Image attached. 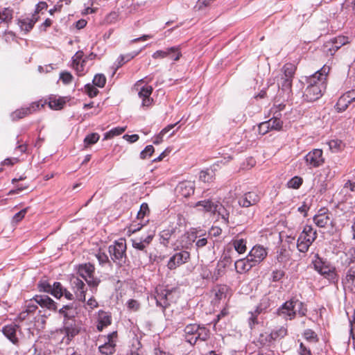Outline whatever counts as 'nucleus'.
Segmentation results:
<instances>
[{
    "label": "nucleus",
    "mask_w": 355,
    "mask_h": 355,
    "mask_svg": "<svg viewBox=\"0 0 355 355\" xmlns=\"http://www.w3.org/2000/svg\"><path fill=\"white\" fill-rule=\"evenodd\" d=\"M132 247L135 249L146 252V249L147 245H146V244H144V243H143L141 239H133Z\"/></svg>",
    "instance_id": "obj_58"
},
{
    "label": "nucleus",
    "mask_w": 355,
    "mask_h": 355,
    "mask_svg": "<svg viewBox=\"0 0 355 355\" xmlns=\"http://www.w3.org/2000/svg\"><path fill=\"white\" fill-rule=\"evenodd\" d=\"M351 103L348 96L345 93L338 98L335 108L338 112H342L345 111Z\"/></svg>",
    "instance_id": "obj_38"
},
{
    "label": "nucleus",
    "mask_w": 355,
    "mask_h": 355,
    "mask_svg": "<svg viewBox=\"0 0 355 355\" xmlns=\"http://www.w3.org/2000/svg\"><path fill=\"white\" fill-rule=\"evenodd\" d=\"M218 201L211 198H205L198 201L194 207L198 208L200 211L214 213V211L217 208Z\"/></svg>",
    "instance_id": "obj_24"
},
{
    "label": "nucleus",
    "mask_w": 355,
    "mask_h": 355,
    "mask_svg": "<svg viewBox=\"0 0 355 355\" xmlns=\"http://www.w3.org/2000/svg\"><path fill=\"white\" fill-rule=\"evenodd\" d=\"M255 164L256 161L254 157H247L245 161L242 163L241 168L243 170H248L252 168Z\"/></svg>",
    "instance_id": "obj_56"
},
{
    "label": "nucleus",
    "mask_w": 355,
    "mask_h": 355,
    "mask_svg": "<svg viewBox=\"0 0 355 355\" xmlns=\"http://www.w3.org/2000/svg\"><path fill=\"white\" fill-rule=\"evenodd\" d=\"M153 88L150 85H145L140 88L139 96L142 99V106L149 107L153 103V99L150 97Z\"/></svg>",
    "instance_id": "obj_27"
},
{
    "label": "nucleus",
    "mask_w": 355,
    "mask_h": 355,
    "mask_svg": "<svg viewBox=\"0 0 355 355\" xmlns=\"http://www.w3.org/2000/svg\"><path fill=\"white\" fill-rule=\"evenodd\" d=\"M267 254L268 252L263 247L255 245L251 249L247 257L249 258L250 262L256 266L265 259Z\"/></svg>",
    "instance_id": "obj_14"
},
{
    "label": "nucleus",
    "mask_w": 355,
    "mask_h": 355,
    "mask_svg": "<svg viewBox=\"0 0 355 355\" xmlns=\"http://www.w3.org/2000/svg\"><path fill=\"white\" fill-rule=\"evenodd\" d=\"M230 209L231 207L230 206L223 205L218 200L217 202V208L214 211L213 214H217L219 216H220L223 222L225 225H228Z\"/></svg>",
    "instance_id": "obj_32"
},
{
    "label": "nucleus",
    "mask_w": 355,
    "mask_h": 355,
    "mask_svg": "<svg viewBox=\"0 0 355 355\" xmlns=\"http://www.w3.org/2000/svg\"><path fill=\"white\" fill-rule=\"evenodd\" d=\"M325 89L326 88H324V86L320 83H319L318 86L307 85L304 92L303 97L304 100L308 102L315 101L319 99L323 95Z\"/></svg>",
    "instance_id": "obj_11"
},
{
    "label": "nucleus",
    "mask_w": 355,
    "mask_h": 355,
    "mask_svg": "<svg viewBox=\"0 0 355 355\" xmlns=\"http://www.w3.org/2000/svg\"><path fill=\"white\" fill-rule=\"evenodd\" d=\"M37 289L40 292L49 293L55 297L61 291V283L54 282L53 284H51L48 279L42 278L37 283Z\"/></svg>",
    "instance_id": "obj_10"
},
{
    "label": "nucleus",
    "mask_w": 355,
    "mask_h": 355,
    "mask_svg": "<svg viewBox=\"0 0 355 355\" xmlns=\"http://www.w3.org/2000/svg\"><path fill=\"white\" fill-rule=\"evenodd\" d=\"M234 266L236 272L242 274L249 271L254 266L252 263L250 262L249 258L246 257L244 259H241L236 261L234 263Z\"/></svg>",
    "instance_id": "obj_33"
},
{
    "label": "nucleus",
    "mask_w": 355,
    "mask_h": 355,
    "mask_svg": "<svg viewBox=\"0 0 355 355\" xmlns=\"http://www.w3.org/2000/svg\"><path fill=\"white\" fill-rule=\"evenodd\" d=\"M125 127H116L107 132L104 135V139H110L115 136L121 135L125 131Z\"/></svg>",
    "instance_id": "obj_43"
},
{
    "label": "nucleus",
    "mask_w": 355,
    "mask_h": 355,
    "mask_svg": "<svg viewBox=\"0 0 355 355\" xmlns=\"http://www.w3.org/2000/svg\"><path fill=\"white\" fill-rule=\"evenodd\" d=\"M349 43L347 37L339 35L326 42V46L329 47L330 45H334L332 50L330 49L331 53H335L341 46Z\"/></svg>",
    "instance_id": "obj_31"
},
{
    "label": "nucleus",
    "mask_w": 355,
    "mask_h": 355,
    "mask_svg": "<svg viewBox=\"0 0 355 355\" xmlns=\"http://www.w3.org/2000/svg\"><path fill=\"white\" fill-rule=\"evenodd\" d=\"M155 293L156 305L162 308V311H164L170 306L168 297L171 295V291L160 288L156 289Z\"/></svg>",
    "instance_id": "obj_16"
},
{
    "label": "nucleus",
    "mask_w": 355,
    "mask_h": 355,
    "mask_svg": "<svg viewBox=\"0 0 355 355\" xmlns=\"http://www.w3.org/2000/svg\"><path fill=\"white\" fill-rule=\"evenodd\" d=\"M261 200V193L251 191L245 193L239 199V205L243 207H249L256 205Z\"/></svg>",
    "instance_id": "obj_15"
},
{
    "label": "nucleus",
    "mask_w": 355,
    "mask_h": 355,
    "mask_svg": "<svg viewBox=\"0 0 355 355\" xmlns=\"http://www.w3.org/2000/svg\"><path fill=\"white\" fill-rule=\"evenodd\" d=\"M60 290L61 291H60V293L58 295H56V296H55V298L60 299L61 297L64 296L68 300H73V295L69 291H67L65 288H64L62 284Z\"/></svg>",
    "instance_id": "obj_57"
},
{
    "label": "nucleus",
    "mask_w": 355,
    "mask_h": 355,
    "mask_svg": "<svg viewBox=\"0 0 355 355\" xmlns=\"http://www.w3.org/2000/svg\"><path fill=\"white\" fill-rule=\"evenodd\" d=\"M58 315L63 318V321L76 318L77 315V306L74 303L64 305L62 308L57 310Z\"/></svg>",
    "instance_id": "obj_21"
},
{
    "label": "nucleus",
    "mask_w": 355,
    "mask_h": 355,
    "mask_svg": "<svg viewBox=\"0 0 355 355\" xmlns=\"http://www.w3.org/2000/svg\"><path fill=\"white\" fill-rule=\"evenodd\" d=\"M329 146L332 153H336L344 148V144L339 139H332L329 142Z\"/></svg>",
    "instance_id": "obj_45"
},
{
    "label": "nucleus",
    "mask_w": 355,
    "mask_h": 355,
    "mask_svg": "<svg viewBox=\"0 0 355 355\" xmlns=\"http://www.w3.org/2000/svg\"><path fill=\"white\" fill-rule=\"evenodd\" d=\"M189 259L190 254L187 251L182 250L181 252H176L170 257L167 263V268L171 270H175L181 265L187 263Z\"/></svg>",
    "instance_id": "obj_12"
},
{
    "label": "nucleus",
    "mask_w": 355,
    "mask_h": 355,
    "mask_svg": "<svg viewBox=\"0 0 355 355\" xmlns=\"http://www.w3.org/2000/svg\"><path fill=\"white\" fill-rule=\"evenodd\" d=\"M116 331H113L109 334L106 338L105 343L99 346L98 349L101 353L105 355H110L114 353L116 344L114 340V338H116Z\"/></svg>",
    "instance_id": "obj_19"
},
{
    "label": "nucleus",
    "mask_w": 355,
    "mask_h": 355,
    "mask_svg": "<svg viewBox=\"0 0 355 355\" xmlns=\"http://www.w3.org/2000/svg\"><path fill=\"white\" fill-rule=\"evenodd\" d=\"M274 304L273 300L269 295H264L260 300L259 305L256 308L257 313H261L266 311L268 308Z\"/></svg>",
    "instance_id": "obj_37"
},
{
    "label": "nucleus",
    "mask_w": 355,
    "mask_h": 355,
    "mask_svg": "<svg viewBox=\"0 0 355 355\" xmlns=\"http://www.w3.org/2000/svg\"><path fill=\"white\" fill-rule=\"evenodd\" d=\"M111 314L109 312H106L103 310L98 311L97 329L99 331H101L105 327L111 324Z\"/></svg>",
    "instance_id": "obj_29"
},
{
    "label": "nucleus",
    "mask_w": 355,
    "mask_h": 355,
    "mask_svg": "<svg viewBox=\"0 0 355 355\" xmlns=\"http://www.w3.org/2000/svg\"><path fill=\"white\" fill-rule=\"evenodd\" d=\"M295 300L297 301L296 306H297V310H296L297 314H298L301 317L305 316L307 313V309L305 304L303 302L300 301L296 297Z\"/></svg>",
    "instance_id": "obj_55"
},
{
    "label": "nucleus",
    "mask_w": 355,
    "mask_h": 355,
    "mask_svg": "<svg viewBox=\"0 0 355 355\" xmlns=\"http://www.w3.org/2000/svg\"><path fill=\"white\" fill-rule=\"evenodd\" d=\"M277 85L279 89L283 93V98L288 100L291 97L293 93V80L281 76L279 79L277 80Z\"/></svg>",
    "instance_id": "obj_26"
},
{
    "label": "nucleus",
    "mask_w": 355,
    "mask_h": 355,
    "mask_svg": "<svg viewBox=\"0 0 355 355\" xmlns=\"http://www.w3.org/2000/svg\"><path fill=\"white\" fill-rule=\"evenodd\" d=\"M271 129L279 130L282 128L283 122L277 116H274L271 118L270 120L267 121Z\"/></svg>",
    "instance_id": "obj_48"
},
{
    "label": "nucleus",
    "mask_w": 355,
    "mask_h": 355,
    "mask_svg": "<svg viewBox=\"0 0 355 355\" xmlns=\"http://www.w3.org/2000/svg\"><path fill=\"white\" fill-rule=\"evenodd\" d=\"M287 328L282 326L273 329L270 332V338H273L274 340H276L277 339H281L284 338L287 335Z\"/></svg>",
    "instance_id": "obj_40"
},
{
    "label": "nucleus",
    "mask_w": 355,
    "mask_h": 355,
    "mask_svg": "<svg viewBox=\"0 0 355 355\" xmlns=\"http://www.w3.org/2000/svg\"><path fill=\"white\" fill-rule=\"evenodd\" d=\"M182 56V48L180 46H174L164 50H157L152 55L153 58L155 60L168 58L173 62L179 61Z\"/></svg>",
    "instance_id": "obj_7"
},
{
    "label": "nucleus",
    "mask_w": 355,
    "mask_h": 355,
    "mask_svg": "<svg viewBox=\"0 0 355 355\" xmlns=\"http://www.w3.org/2000/svg\"><path fill=\"white\" fill-rule=\"evenodd\" d=\"M271 129L267 121L263 122L259 124L258 127L259 133L261 135L266 134L269 130Z\"/></svg>",
    "instance_id": "obj_64"
},
{
    "label": "nucleus",
    "mask_w": 355,
    "mask_h": 355,
    "mask_svg": "<svg viewBox=\"0 0 355 355\" xmlns=\"http://www.w3.org/2000/svg\"><path fill=\"white\" fill-rule=\"evenodd\" d=\"M63 329L65 331V336L63 337L61 343L68 344L71 339L79 333V327L76 324L75 318L63 321Z\"/></svg>",
    "instance_id": "obj_13"
},
{
    "label": "nucleus",
    "mask_w": 355,
    "mask_h": 355,
    "mask_svg": "<svg viewBox=\"0 0 355 355\" xmlns=\"http://www.w3.org/2000/svg\"><path fill=\"white\" fill-rule=\"evenodd\" d=\"M37 20L38 17H36V14H33L31 17L19 19L18 20V25L21 31H24L25 33H28L33 28Z\"/></svg>",
    "instance_id": "obj_30"
},
{
    "label": "nucleus",
    "mask_w": 355,
    "mask_h": 355,
    "mask_svg": "<svg viewBox=\"0 0 355 355\" xmlns=\"http://www.w3.org/2000/svg\"><path fill=\"white\" fill-rule=\"evenodd\" d=\"M329 71V67L326 65L323 66L320 70L307 78L308 85L318 86L319 83H320L324 86V88H326L327 78Z\"/></svg>",
    "instance_id": "obj_9"
},
{
    "label": "nucleus",
    "mask_w": 355,
    "mask_h": 355,
    "mask_svg": "<svg viewBox=\"0 0 355 355\" xmlns=\"http://www.w3.org/2000/svg\"><path fill=\"white\" fill-rule=\"evenodd\" d=\"M303 336L304 338L309 342H318V338L314 331L310 329H307L304 331Z\"/></svg>",
    "instance_id": "obj_52"
},
{
    "label": "nucleus",
    "mask_w": 355,
    "mask_h": 355,
    "mask_svg": "<svg viewBox=\"0 0 355 355\" xmlns=\"http://www.w3.org/2000/svg\"><path fill=\"white\" fill-rule=\"evenodd\" d=\"M13 10L10 8H6L0 12V24L2 22H10L12 19Z\"/></svg>",
    "instance_id": "obj_42"
},
{
    "label": "nucleus",
    "mask_w": 355,
    "mask_h": 355,
    "mask_svg": "<svg viewBox=\"0 0 355 355\" xmlns=\"http://www.w3.org/2000/svg\"><path fill=\"white\" fill-rule=\"evenodd\" d=\"M285 275V272L282 270H275L272 272V282H279L281 280Z\"/></svg>",
    "instance_id": "obj_62"
},
{
    "label": "nucleus",
    "mask_w": 355,
    "mask_h": 355,
    "mask_svg": "<svg viewBox=\"0 0 355 355\" xmlns=\"http://www.w3.org/2000/svg\"><path fill=\"white\" fill-rule=\"evenodd\" d=\"M96 257L99 262L101 266H105V264H108L109 266H112V261L109 259L107 254L102 252L101 250L96 254Z\"/></svg>",
    "instance_id": "obj_46"
},
{
    "label": "nucleus",
    "mask_w": 355,
    "mask_h": 355,
    "mask_svg": "<svg viewBox=\"0 0 355 355\" xmlns=\"http://www.w3.org/2000/svg\"><path fill=\"white\" fill-rule=\"evenodd\" d=\"M37 304L35 302L34 297L26 302V310L29 313H34L37 309Z\"/></svg>",
    "instance_id": "obj_60"
},
{
    "label": "nucleus",
    "mask_w": 355,
    "mask_h": 355,
    "mask_svg": "<svg viewBox=\"0 0 355 355\" xmlns=\"http://www.w3.org/2000/svg\"><path fill=\"white\" fill-rule=\"evenodd\" d=\"M329 214L330 213L327 209H320L313 216L314 223L319 227H325L329 223H331Z\"/></svg>",
    "instance_id": "obj_23"
},
{
    "label": "nucleus",
    "mask_w": 355,
    "mask_h": 355,
    "mask_svg": "<svg viewBox=\"0 0 355 355\" xmlns=\"http://www.w3.org/2000/svg\"><path fill=\"white\" fill-rule=\"evenodd\" d=\"M94 271L95 267L90 263L80 264L78 268V274L85 280L92 289L96 290L101 280L94 277Z\"/></svg>",
    "instance_id": "obj_5"
},
{
    "label": "nucleus",
    "mask_w": 355,
    "mask_h": 355,
    "mask_svg": "<svg viewBox=\"0 0 355 355\" xmlns=\"http://www.w3.org/2000/svg\"><path fill=\"white\" fill-rule=\"evenodd\" d=\"M273 341L275 340H273V338H270V333L261 334L257 340L258 343L261 347L268 346Z\"/></svg>",
    "instance_id": "obj_44"
},
{
    "label": "nucleus",
    "mask_w": 355,
    "mask_h": 355,
    "mask_svg": "<svg viewBox=\"0 0 355 355\" xmlns=\"http://www.w3.org/2000/svg\"><path fill=\"white\" fill-rule=\"evenodd\" d=\"M36 304L42 308L46 309L51 311H57V303L46 295H36L34 296Z\"/></svg>",
    "instance_id": "obj_18"
},
{
    "label": "nucleus",
    "mask_w": 355,
    "mask_h": 355,
    "mask_svg": "<svg viewBox=\"0 0 355 355\" xmlns=\"http://www.w3.org/2000/svg\"><path fill=\"white\" fill-rule=\"evenodd\" d=\"M150 209L147 203L144 202L141 205L139 211L137 212V218L139 220H143L144 218L148 215Z\"/></svg>",
    "instance_id": "obj_51"
},
{
    "label": "nucleus",
    "mask_w": 355,
    "mask_h": 355,
    "mask_svg": "<svg viewBox=\"0 0 355 355\" xmlns=\"http://www.w3.org/2000/svg\"><path fill=\"white\" fill-rule=\"evenodd\" d=\"M67 101V97H58L56 96L51 95L44 102H46L45 105L47 103L51 109L60 110L64 107Z\"/></svg>",
    "instance_id": "obj_28"
},
{
    "label": "nucleus",
    "mask_w": 355,
    "mask_h": 355,
    "mask_svg": "<svg viewBox=\"0 0 355 355\" xmlns=\"http://www.w3.org/2000/svg\"><path fill=\"white\" fill-rule=\"evenodd\" d=\"M303 183V179L299 176L292 178L287 183L288 188L299 189Z\"/></svg>",
    "instance_id": "obj_49"
},
{
    "label": "nucleus",
    "mask_w": 355,
    "mask_h": 355,
    "mask_svg": "<svg viewBox=\"0 0 355 355\" xmlns=\"http://www.w3.org/2000/svg\"><path fill=\"white\" fill-rule=\"evenodd\" d=\"M185 341L194 345L198 341H206L209 337V330L196 323L186 325L184 329Z\"/></svg>",
    "instance_id": "obj_1"
},
{
    "label": "nucleus",
    "mask_w": 355,
    "mask_h": 355,
    "mask_svg": "<svg viewBox=\"0 0 355 355\" xmlns=\"http://www.w3.org/2000/svg\"><path fill=\"white\" fill-rule=\"evenodd\" d=\"M27 212V208L23 209L17 214L14 215L12 217V222L19 223L21 221L25 216V214Z\"/></svg>",
    "instance_id": "obj_63"
},
{
    "label": "nucleus",
    "mask_w": 355,
    "mask_h": 355,
    "mask_svg": "<svg viewBox=\"0 0 355 355\" xmlns=\"http://www.w3.org/2000/svg\"><path fill=\"white\" fill-rule=\"evenodd\" d=\"M250 317L248 319V324L250 329H253L256 324H258L257 316L260 313H256V309L254 312H250Z\"/></svg>",
    "instance_id": "obj_59"
},
{
    "label": "nucleus",
    "mask_w": 355,
    "mask_h": 355,
    "mask_svg": "<svg viewBox=\"0 0 355 355\" xmlns=\"http://www.w3.org/2000/svg\"><path fill=\"white\" fill-rule=\"evenodd\" d=\"M19 329V326L12 322L5 325L2 328V333L13 344H17L19 340L17 336V332Z\"/></svg>",
    "instance_id": "obj_25"
},
{
    "label": "nucleus",
    "mask_w": 355,
    "mask_h": 355,
    "mask_svg": "<svg viewBox=\"0 0 355 355\" xmlns=\"http://www.w3.org/2000/svg\"><path fill=\"white\" fill-rule=\"evenodd\" d=\"M317 236V231L311 225H306L297 241V248L299 252H306Z\"/></svg>",
    "instance_id": "obj_3"
},
{
    "label": "nucleus",
    "mask_w": 355,
    "mask_h": 355,
    "mask_svg": "<svg viewBox=\"0 0 355 355\" xmlns=\"http://www.w3.org/2000/svg\"><path fill=\"white\" fill-rule=\"evenodd\" d=\"M304 159L310 168L318 167L324 163L322 157H304Z\"/></svg>",
    "instance_id": "obj_39"
},
{
    "label": "nucleus",
    "mask_w": 355,
    "mask_h": 355,
    "mask_svg": "<svg viewBox=\"0 0 355 355\" xmlns=\"http://www.w3.org/2000/svg\"><path fill=\"white\" fill-rule=\"evenodd\" d=\"M106 83V78L103 74H96L93 79V84L98 87H103Z\"/></svg>",
    "instance_id": "obj_53"
},
{
    "label": "nucleus",
    "mask_w": 355,
    "mask_h": 355,
    "mask_svg": "<svg viewBox=\"0 0 355 355\" xmlns=\"http://www.w3.org/2000/svg\"><path fill=\"white\" fill-rule=\"evenodd\" d=\"M71 283L77 299L80 302H85L87 288L84 282L78 277H73Z\"/></svg>",
    "instance_id": "obj_20"
},
{
    "label": "nucleus",
    "mask_w": 355,
    "mask_h": 355,
    "mask_svg": "<svg viewBox=\"0 0 355 355\" xmlns=\"http://www.w3.org/2000/svg\"><path fill=\"white\" fill-rule=\"evenodd\" d=\"M126 250L127 245L125 239H120L115 241L113 244L108 247V252L110 254L111 261L120 267L123 266L126 263L128 259Z\"/></svg>",
    "instance_id": "obj_2"
},
{
    "label": "nucleus",
    "mask_w": 355,
    "mask_h": 355,
    "mask_svg": "<svg viewBox=\"0 0 355 355\" xmlns=\"http://www.w3.org/2000/svg\"><path fill=\"white\" fill-rule=\"evenodd\" d=\"M232 243L235 250L239 254L244 253L247 250L246 241L243 239H235Z\"/></svg>",
    "instance_id": "obj_41"
},
{
    "label": "nucleus",
    "mask_w": 355,
    "mask_h": 355,
    "mask_svg": "<svg viewBox=\"0 0 355 355\" xmlns=\"http://www.w3.org/2000/svg\"><path fill=\"white\" fill-rule=\"evenodd\" d=\"M100 136L98 133L94 132L86 136L84 139L85 146H89L96 144L99 140Z\"/></svg>",
    "instance_id": "obj_50"
},
{
    "label": "nucleus",
    "mask_w": 355,
    "mask_h": 355,
    "mask_svg": "<svg viewBox=\"0 0 355 355\" xmlns=\"http://www.w3.org/2000/svg\"><path fill=\"white\" fill-rule=\"evenodd\" d=\"M60 79L64 84H69L73 80V76L68 71H64L60 73Z\"/></svg>",
    "instance_id": "obj_61"
},
{
    "label": "nucleus",
    "mask_w": 355,
    "mask_h": 355,
    "mask_svg": "<svg viewBox=\"0 0 355 355\" xmlns=\"http://www.w3.org/2000/svg\"><path fill=\"white\" fill-rule=\"evenodd\" d=\"M177 228L171 227L162 230L159 233V243L164 247L173 245V241L176 239Z\"/></svg>",
    "instance_id": "obj_17"
},
{
    "label": "nucleus",
    "mask_w": 355,
    "mask_h": 355,
    "mask_svg": "<svg viewBox=\"0 0 355 355\" xmlns=\"http://www.w3.org/2000/svg\"><path fill=\"white\" fill-rule=\"evenodd\" d=\"M141 52V50L140 51H134V52H132V53H127L125 55H121L119 56V64L120 66H122L123 64H124L125 63L128 62V61L131 60L132 59H133L135 56H137L139 53Z\"/></svg>",
    "instance_id": "obj_47"
},
{
    "label": "nucleus",
    "mask_w": 355,
    "mask_h": 355,
    "mask_svg": "<svg viewBox=\"0 0 355 355\" xmlns=\"http://www.w3.org/2000/svg\"><path fill=\"white\" fill-rule=\"evenodd\" d=\"M312 264L315 270L325 278L332 282H334L336 279V269L327 259L320 257L318 254H315L314 259L312 260Z\"/></svg>",
    "instance_id": "obj_4"
},
{
    "label": "nucleus",
    "mask_w": 355,
    "mask_h": 355,
    "mask_svg": "<svg viewBox=\"0 0 355 355\" xmlns=\"http://www.w3.org/2000/svg\"><path fill=\"white\" fill-rule=\"evenodd\" d=\"M344 286L355 293V271L353 268H349L347 272L345 278L343 280Z\"/></svg>",
    "instance_id": "obj_34"
},
{
    "label": "nucleus",
    "mask_w": 355,
    "mask_h": 355,
    "mask_svg": "<svg viewBox=\"0 0 355 355\" xmlns=\"http://www.w3.org/2000/svg\"><path fill=\"white\" fill-rule=\"evenodd\" d=\"M46 102L42 103V101L33 102L27 107H23L16 110L11 114L12 120L17 121L26 116H28L44 107Z\"/></svg>",
    "instance_id": "obj_6"
},
{
    "label": "nucleus",
    "mask_w": 355,
    "mask_h": 355,
    "mask_svg": "<svg viewBox=\"0 0 355 355\" xmlns=\"http://www.w3.org/2000/svg\"><path fill=\"white\" fill-rule=\"evenodd\" d=\"M83 52L82 51H78L73 57V67L78 72H82L84 70V63L85 61L83 60Z\"/></svg>",
    "instance_id": "obj_36"
},
{
    "label": "nucleus",
    "mask_w": 355,
    "mask_h": 355,
    "mask_svg": "<svg viewBox=\"0 0 355 355\" xmlns=\"http://www.w3.org/2000/svg\"><path fill=\"white\" fill-rule=\"evenodd\" d=\"M295 297H291L282 304L277 310V314L281 316L286 320H292L295 318L297 315Z\"/></svg>",
    "instance_id": "obj_8"
},
{
    "label": "nucleus",
    "mask_w": 355,
    "mask_h": 355,
    "mask_svg": "<svg viewBox=\"0 0 355 355\" xmlns=\"http://www.w3.org/2000/svg\"><path fill=\"white\" fill-rule=\"evenodd\" d=\"M85 93L90 97L94 98L96 96L99 92L98 89L96 88L94 85L87 84L85 86Z\"/></svg>",
    "instance_id": "obj_54"
},
{
    "label": "nucleus",
    "mask_w": 355,
    "mask_h": 355,
    "mask_svg": "<svg viewBox=\"0 0 355 355\" xmlns=\"http://www.w3.org/2000/svg\"><path fill=\"white\" fill-rule=\"evenodd\" d=\"M194 183L190 181L180 182L175 188L176 193L183 198H188L194 193Z\"/></svg>",
    "instance_id": "obj_22"
},
{
    "label": "nucleus",
    "mask_w": 355,
    "mask_h": 355,
    "mask_svg": "<svg viewBox=\"0 0 355 355\" xmlns=\"http://www.w3.org/2000/svg\"><path fill=\"white\" fill-rule=\"evenodd\" d=\"M296 69L297 67L295 64L291 62L286 63L285 64H284L281 69V71L282 73L281 74V76L293 80L294 76L295 74Z\"/></svg>",
    "instance_id": "obj_35"
}]
</instances>
